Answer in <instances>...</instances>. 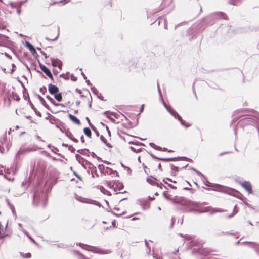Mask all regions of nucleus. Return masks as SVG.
Segmentation results:
<instances>
[{
	"label": "nucleus",
	"mask_w": 259,
	"mask_h": 259,
	"mask_svg": "<svg viewBox=\"0 0 259 259\" xmlns=\"http://www.w3.org/2000/svg\"><path fill=\"white\" fill-rule=\"evenodd\" d=\"M241 117L243 118L239 120L234 130V133L235 135H236L237 130L239 127H242L243 130H245V128L248 126H252L255 127L258 132L259 113L255 112L254 113L253 115H243L238 118L235 117L233 119L232 124L233 122H235L237 120H239Z\"/></svg>",
	"instance_id": "1"
},
{
	"label": "nucleus",
	"mask_w": 259,
	"mask_h": 259,
	"mask_svg": "<svg viewBox=\"0 0 259 259\" xmlns=\"http://www.w3.org/2000/svg\"><path fill=\"white\" fill-rule=\"evenodd\" d=\"M205 185L208 187H213V190L220 192H222L225 193L231 194L232 195H234V193H238V192L233 189H230L229 188L225 187L223 186H221L220 185H216L215 186H212V184L208 181L207 180L206 182L205 183Z\"/></svg>",
	"instance_id": "2"
},
{
	"label": "nucleus",
	"mask_w": 259,
	"mask_h": 259,
	"mask_svg": "<svg viewBox=\"0 0 259 259\" xmlns=\"http://www.w3.org/2000/svg\"><path fill=\"white\" fill-rule=\"evenodd\" d=\"M221 19H227V17L224 13L222 12H216L209 15L205 18V20L209 24L212 25L216 20Z\"/></svg>",
	"instance_id": "3"
},
{
	"label": "nucleus",
	"mask_w": 259,
	"mask_h": 259,
	"mask_svg": "<svg viewBox=\"0 0 259 259\" xmlns=\"http://www.w3.org/2000/svg\"><path fill=\"white\" fill-rule=\"evenodd\" d=\"M33 197L34 202L43 201V206H46L48 199V195L46 193H44L41 190L37 189L34 192Z\"/></svg>",
	"instance_id": "4"
},
{
	"label": "nucleus",
	"mask_w": 259,
	"mask_h": 259,
	"mask_svg": "<svg viewBox=\"0 0 259 259\" xmlns=\"http://www.w3.org/2000/svg\"><path fill=\"white\" fill-rule=\"evenodd\" d=\"M76 245L79 246L83 249L92 252L93 253H98L100 254L108 253V251L107 250H103L101 248H98L97 247L90 246L82 243H76Z\"/></svg>",
	"instance_id": "5"
},
{
	"label": "nucleus",
	"mask_w": 259,
	"mask_h": 259,
	"mask_svg": "<svg viewBox=\"0 0 259 259\" xmlns=\"http://www.w3.org/2000/svg\"><path fill=\"white\" fill-rule=\"evenodd\" d=\"M169 113L172 115L175 118H177L178 120L180 122L181 124L186 128L190 126V124L186 122L182 117L173 109H170Z\"/></svg>",
	"instance_id": "6"
},
{
	"label": "nucleus",
	"mask_w": 259,
	"mask_h": 259,
	"mask_svg": "<svg viewBox=\"0 0 259 259\" xmlns=\"http://www.w3.org/2000/svg\"><path fill=\"white\" fill-rule=\"evenodd\" d=\"M192 253H197L200 254V255H202L204 256L209 255V252L207 249L201 248L200 247L194 248L192 250Z\"/></svg>",
	"instance_id": "7"
},
{
	"label": "nucleus",
	"mask_w": 259,
	"mask_h": 259,
	"mask_svg": "<svg viewBox=\"0 0 259 259\" xmlns=\"http://www.w3.org/2000/svg\"><path fill=\"white\" fill-rule=\"evenodd\" d=\"M237 233H231L229 231H217L214 233V235L217 237H220L224 235L226 236H235V238L238 239L239 236L237 235Z\"/></svg>",
	"instance_id": "8"
},
{
	"label": "nucleus",
	"mask_w": 259,
	"mask_h": 259,
	"mask_svg": "<svg viewBox=\"0 0 259 259\" xmlns=\"http://www.w3.org/2000/svg\"><path fill=\"white\" fill-rule=\"evenodd\" d=\"M241 185L249 194L252 193V186L249 182L244 181L241 183Z\"/></svg>",
	"instance_id": "9"
},
{
	"label": "nucleus",
	"mask_w": 259,
	"mask_h": 259,
	"mask_svg": "<svg viewBox=\"0 0 259 259\" xmlns=\"http://www.w3.org/2000/svg\"><path fill=\"white\" fill-rule=\"evenodd\" d=\"M48 91L51 95H54L58 93L59 90L57 86L50 83L48 84Z\"/></svg>",
	"instance_id": "10"
},
{
	"label": "nucleus",
	"mask_w": 259,
	"mask_h": 259,
	"mask_svg": "<svg viewBox=\"0 0 259 259\" xmlns=\"http://www.w3.org/2000/svg\"><path fill=\"white\" fill-rule=\"evenodd\" d=\"M85 164H88L89 169L91 170V174H92V177L93 178H94V172H96V176L97 177H99V175H98V174L97 173V171L96 167L95 166H94V165L92 163H91L90 162H89V161H87L86 163H85Z\"/></svg>",
	"instance_id": "11"
},
{
	"label": "nucleus",
	"mask_w": 259,
	"mask_h": 259,
	"mask_svg": "<svg viewBox=\"0 0 259 259\" xmlns=\"http://www.w3.org/2000/svg\"><path fill=\"white\" fill-rule=\"evenodd\" d=\"M25 46L30 50V51L33 55H34L35 53H36V51L35 48L29 42L26 41Z\"/></svg>",
	"instance_id": "12"
},
{
	"label": "nucleus",
	"mask_w": 259,
	"mask_h": 259,
	"mask_svg": "<svg viewBox=\"0 0 259 259\" xmlns=\"http://www.w3.org/2000/svg\"><path fill=\"white\" fill-rule=\"evenodd\" d=\"M65 134L67 137L73 142L75 143H77L78 142V140L73 137V135L68 129L65 132Z\"/></svg>",
	"instance_id": "13"
},
{
	"label": "nucleus",
	"mask_w": 259,
	"mask_h": 259,
	"mask_svg": "<svg viewBox=\"0 0 259 259\" xmlns=\"http://www.w3.org/2000/svg\"><path fill=\"white\" fill-rule=\"evenodd\" d=\"M185 237L186 240H191V242H190V245L191 246V247L195 246L197 245V241H195L192 240L193 237L192 236L186 234L185 235Z\"/></svg>",
	"instance_id": "14"
},
{
	"label": "nucleus",
	"mask_w": 259,
	"mask_h": 259,
	"mask_svg": "<svg viewBox=\"0 0 259 259\" xmlns=\"http://www.w3.org/2000/svg\"><path fill=\"white\" fill-rule=\"evenodd\" d=\"M75 157L76 160L78 161V162L80 163L82 165V166H83L84 167H85V164L84 163H86L87 161L84 159V158L82 157L79 154H76Z\"/></svg>",
	"instance_id": "15"
},
{
	"label": "nucleus",
	"mask_w": 259,
	"mask_h": 259,
	"mask_svg": "<svg viewBox=\"0 0 259 259\" xmlns=\"http://www.w3.org/2000/svg\"><path fill=\"white\" fill-rule=\"evenodd\" d=\"M241 245H247L249 247H252L253 248H255L256 247L258 246V244H257L256 243L253 242H247V241L241 242Z\"/></svg>",
	"instance_id": "16"
},
{
	"label": "nucleus",
	"mask_w": 259,
	"mask_h": 259,
	"mask_svg": "<svg viewBox=\"0 0 259 259\" xmlns=\"http://www.w3.org/2000/svg\"><path fill=\"white\" fill-rule=\"evenodd\" d=\"M28 102L31 106V108L33 110V111L35 112V114L38 116L39 117H41V114L39 111H38L37 110V109L34 107L32 103L31 102L30 99L29 97H28Z\"/></svg>",
	"instance_id": "17"
},
{
	"label": "nucleus",
	"mask_w": 259,
	"mask_h": 259,
	"mask_svg": "<svg viewBox=\"0 0 259 259\" xmlns=\"http://www.w3.org/2000/svg\"><path fill=\"white\" fill-rule=\"evenodd\" d=\"M68 117H69V119L72 122L75 123V124H76L77 125H80V120L76 117H75V116H74V115H72L71 114H68Z\"/></svg>",
	"instance_id": "18"
},
{
	"label": "nucleus",
	"mask_w": 259,
	"mask_h": 259,
	"mask_svg": "<svg viewBox=\"0 0 259 259\" xmlns=\"http://www.w3.org/2000/svg\"><path fill=\"white\" fill-rule=\"evenodd\" d=\"M104 174H107L109 175H112L113 174H116V176L117 177H119L118 173L117 171L113 170L112 169H111L109 167H106V170L105 171Z\"/></svg>",
	"instance_id": "19"
},
{
	"label": "nucleus",
	"mask_w": 259,
	"mask_h": 259,
	"mask_svg": "<svg viewBox=\"0 0 259 259\" xmlns=\"http://www.w3.org/2000/svg\"><path fill=\"white\" fill-rule=\"evenodd\" d=\"M24 3V1H20L16 3L11 2L10 3V6L13 8H17L18 7H21V6Z\"/></svg>",
	"instance_id": "20"
},
{
	"label": "nucleus",
	"mask_w": 259,
	"mask_h": 259,
	"mask_svg": "<svg viewBox=\"0 0 259 259\" xmlns=\"http://www.w3.org/2000/svg\"><path fill=\"white\" fill-rule=\"evenodd\" d=\"M179 158L172 157V158H159V160L163 162L175 161L178 160Z\"/></svg>",
	"instance_id": "21"
},
{
	"label": "nucleus",
	"mask_w": 259,
	"mask_h": 259,
	"mask_svg": "<svg viewBox=\"0 0 259 259\" xmlns=\"http://www.w3.org/2000/svg\"><path fill=\"white\" fill-rule=\"evenodd\" d=\"M39 67L41 70L45 73V74L47 75L48 74H49V73L51 72L50 70L44 65L39 63Z\"/></svg>",
	"instance_id": "22"
},
{
	"label": "nucleus",
	"mask_w": 259,
	"mask_h": 259,
	"mask_svg": "<svg viewBox=\"0 0 259 259\" xmlns=\"http://www.w3.org/2000/svg\"><path fill=\"white\" fill-rule=\"evenodd\" d=\"M242 2V0H229V4L234 5V6H238Z\"/></svg>",
	"instance_id": "23"
},
{
	"label": "nucleus",
	"mask_w": 259,
	"mask_h": 259,
	"mask_svg": "<svg viewBox=\"0 0 259 259\" xmlns=\"http://www.w3.org/2000/svg\"><path fill=\"white\" fill-rule=\"evenodd\" d=\"M84 134L88 137L91 138L92 135L91 131L89 127H85L83 129Z\"/></svg>",
	"instance_id": "24"
},
{
	"label": "nucleus",
	"mask_w": 259,
	"mask_h": 259,
	"mask_svg": "<svg viewBox=\"0 0 259 259\" xmlns=\"http://www.w3.org/2000/svg\"><path fill=\"white\" fill-rule=\"evenodd\" d=\"M54 95V98L57 101L60 102L62 100V96L61 93H57Z\"/></svg>",
	"instance_id": "25"
},
{
	"label": "nucleus",
	"mask_w": 259,
	"mask_h": 259,
	"mask_svg": "<svg viewBox=\"0 0 259 259\" xmlns=\"http://www.w3.org/2000/svg\"><path fill=\"white\" fill-rule=\"evenodd\" d=\"M38 98L39 100H40L41 103L43 105V106L44 107H45L46 108L49 109V106L46 103L44 99L39 95H38Z\"/></svg>",
	"instance_id": "26"
},
{
	"label": "nucleus",
	"mask_w": 259,
	"mask_h": 259,
	"mask_svg": "<svg viewBox=\"0 0 259 259\" xmlns=\"http://www.w3.org/2000/svg\"><path fill=\"white\" fill-rule=\"evenodd\" d=\"M56 127L58 128L62 133H65V132L67 130L63 126V123L62 122H60L59 125H56Z\"/></svg>",
	"instance_id": "27"
},
{
	"label": "nucleus",
	"mask_w": 259,
	"mask_h": 259,
	"mask_svg": "<svg viewBox=\"0 0 259 259\" xmlns=\"http://www.w3.org/2000/svg\"><path fill=\"white\" fill-rule=\"evenodd\" d=\"M30 150H28V149H19V151L17 152V153H16V157H18L19 155L22 154V153H24L26 152H28Z\"/></svg>",
	"instance_id": "28"
},
{
	"label": "nucleus",
	"mask_w": 259,
	"mask_h": 259,
	"mask_svg": "<svg viewBox=\"0 0 259 259\" xmlns=\"http://www.w3.org/2000/svg\"><path fill=\"white\" fill-rule=\"evenodd\" d=\"M56 60H59V59H55V58H51V61L52 65L54 67H57L58 66V63H57V62L55 61Z\"/></svg>",
	"instance_id": "29"
},
{
	"label": "nucleus",
	"mask_w": 259,
	"mask_h": 259,
	"mask_svg": "<svg viewBox=\"0 0 259 259\" xmlns=\"http://www.w3.org/2000/svg\"><path fill=\"white\" fill-rule=\"evenodd\" d=\"M236 207H237V206H236V205H235L234 207L233 212L230 215L227 216L228 218H231L233 217V216H234L237 213L238 210H237L236 209Z\"/></svg>",
	"instance_id": "30"
},
{
	"label": "nucleus",
	"mask_w": 259,
	"mask_h": 259,
	"mask_svg": "<svg viewBox=\"0 0 259 259\" xmlns=\"http://www.w3.org/2000/svg\"><path fill=\"white\" fill-rule=\"evenodd\" d=\"M90 127L95 132L96 135L97 137H99V133L98 130L96 128V127L94 125L91 124V125H90Z\"/></svg>",
	"instance_id": "31"
},
{
	"label": "nucleus",
	"mask_w": 259,
	"mask_h": 259,
	"mask_svg": "<svg viewBox=\"0 0 259 259\" xmlns=\"http://www.w3.org/2000/svg\"><path fill=\"white\" fill-rule=\"evenodd\" d=\"M89 203H91L92 204H94L95 205L98 206L99 207L102 206V205L101 204V203L100 202H99L98 201H96V200H91V202H89Z\"/></svg>",
	"instance_id": "32"
},
{
	"label": "nucleus",
	"mask_w": 259,
	"mask_h": 259,
	"mask_svg": "<svg viewBox=\"0 0 259 259\" xmlns=\"http://www.w3.org/2000/svg\"><path fill=\"white\" fill-rule=\"evenodd\" d=\"M85 151H87L88 152H89V149H79V150H77V152L82 154V155H86L87 154L85 152Z\"/></svg>",
	"instance_id": "33"
},
{
	"label": "nucleus",
	"mask_w": 259,
	"mask_h": 259,
	"mask_svg": "<svg viewBox=\"0 0 259 259\" xmlns=\"http://www.w3.org/2000/svg\"><path fill=\"white\" fill-rule=\"evenodd\" d=\"M170 166L171 170L174 171H176V172H178L179 171V167L176 166H175L174 165H173L172 164H170Z\"/></svg>",
	"instance_id": "34"
},
{
	"label": "nucleus",
	"mask_w": 259,
	"mask_h": 259,
	"mask_svg": "<svg viewBox=\"0 0 259 259\" xmlns=\"http://www.w3.org/2000/svg\"><path fill=\"white\" fill-rule=\"evenodd\" d=\"M141 205L143 209H146L149 208V204L147 202H143Z\"/></svg>",
	"instance_id": "35"
},
{
	"label": "nucleus",
	"mask_w": 259,
	"mask_h": 259,
	"mask_svg": "<svg viewBox=\"0 0 259 259\" xmlns=\"http://www.w3.org/2000/svg\"><path fill=\"white\" fill-rule=\"evenodd\" d=\"M91 90L93 94H94L96 95H98L99 94V92L98 90L95 87H92L91 88Z\"/></svg>",
	"instance_id": "36"
},
{
	"label": "nucleus",
	"mask_w": 259,
	"mask_h": 259,
	"mask_svg": "<svg viewBox=\"0 0 259 259\" xmlns=\"http://www.w3.org/2000/svg\"><path fill=\"white\" fill-rule=\"evenodd\" d=\"M177 158H179V160L181 159V160L189 161L190 162H192L193 161L192 159L189 158L188 157H177Z\"/></svg>",
	"instance_id": "37"
},
{
	"label": "nucleus",
	"mask_w": 259,
	"mask_h": 259,
	"mask_svg": "<svg viewBox=\"0 0 259 259\" xmlns=\"http://www.w3.org/2000/svg\"><path fill=\"white\" fill-rule=\"evenodd\" d=\"M165 0H162V5L160 6V7L157 9V10H156L154 13H157L161 10H162L164 7H165V5H164L163 3H164V2L165 1Z\"/></svg>",
	"instance_id": "38"
},
{
	"label": "nucleus",
	"mask_w": 259,
	"mask_h": 259,
	"mask_svg": "<svg viewBox=\"0 0 259 259\" xmlns=\"http://www.w3.org/2000/svg\"><path fill=\"white\" fill-rule=\"evenodd\" d=\"M130 149H131V150L132 151H133L134 152H135V153H139V152H141L142 151V149L141 148H139V149L137 150V149H135L134 147H133L132 146L130 147Z\"/></svg>",
	"instance_id": "39"
},
{
	"label": "nucleus",
	"mask_w": 259,
	"mask_h": 259,
	"mask_svg": "<svg viewBox=\"0 0 259 259\" xmlns=\"http://www.w3.org/2000/svg\"><path fill=\"white\" fill-rule=\"evenodd\" d=\"M39 91L41 92L43 95H44L47 92V88L46 87L43 86L41 87L39 89Z\"/></svg>",
	"instance_id": "40"
},
{
	"label": "nucleus",
	"mask_w": 259,
	"mask_h": 259,
	"mask_svg": "<svg viewBox=\"0 0 259 259\" xmlns=\"http://www.w3.org/2000/svg\"><path fill=\"white\" fill-rule=\"evenodd\" d=\"M54 246H56V247H58V248H66L67 247V246L65 245L63 243H59V244H54Z\"/></svg>",
	"instance_id": "41"
},
{
	"label": "nucleus",
	"mask_w": 259,
	"mask_h": 259,
	"mask_svg": "<svg viewBox=\"0 0 259 259\" xmlns=\"http://www.w3.org/2000/svg\"><path fill=\"white\" fill-rule=\"evenodd\" d=\"M55 61L57 62V63H58V67L59 68V69L60 70H61L62 69V65H63V63L62 62V61L59 60H56Z\"/></svg>",
	"instance_id": "42"
},
{
	"label": "nucleus",
	"mask_w": 259,
	"mask_h": 259,
	"mask_svg": "<svg viewBox=\"0 0 259 259\" xmlns=\"http://www.w3.org/2000/svg\"><path fill=\"white\" fill-rule=\"evenodd\" d=\"M98 168L99 169L101 173L104 174L105 172L104 170V166L103 164H99L98 165Z\"/></svg>",
	"instance_id": "43"
},
{
	"label": "nucleus",
	"mask_w": 259,
	"mask_h": 259,
	"mask_svg": "<svg viewBox=\"0 0 259 259\" xmlns=\"http://www.w3.org/2000/svg\"><path fill=\"white\" fill-rule=\"evenodd\" d=\"M9 208L11 210L13 215L15 216H16V212L15 211V207H14V205H11V207Z\"/></svg>",
	"instance_id": "44"
},
{
	"label": "nucleus",
	"mask_w": 259,
	"mask_h": 259,
	"mask_svg": "<svg viewBox=\"0 0 259 259\" xmlns=\"http://www.w3.org/2000/svg\"><path fill=\"white\" fill-rule=\"evenodd\" d=\"M59 33L58 32L57 36L54 38H53V39H50V38H49L48 37H46V40H49V41H55V40H56L58 39V38L59 37Z\"/></svg>",
	"instance_id": "45"
},
{
	"label": "nucleus",
	"mask_w": 259,
	"mask_h": 259,
	"mask_svg": "<svg viewBox=\"0 0 259 259\" xmlns=\"http://www.w3.org/2000/svg\"><path fill=\"white\" fill-rule=\"evenodd\" d=\"M68 74L69 73H67L66 75H65L64 74H62L60 75V77H63L65 79H68L69 78Z\"/></svg>",
	"instance_id": "46"
},
{
	"label": "nucleus",
	"mask_w": 259,
	"mask_h": 259,
	"mask_svg": "<svg viewBox=\"0 0 259 259\" xmlns=\"http://www.w3.org/2000/svg\"><path fill=\"white\" fill-rule=\"evenodd\" d=\"M154 185L160 188L161 189H162V186H163V185L161 182L160 183H158V182L155 183Z\"/></svg>",
	"instance_id": "47"
},
{
	"label": "nucleus",
	"mask_w": 259,
	"mask_h": 259,
	"mask_svg": "<svg viewBox=\"0 0 259 259\" xmlns=\"http://www.w3.org/2000/svg\"><path fill=\"white\" fill-rule=\"evenodd\" d=\"M147 181L153 185H154V183H156V182L154 181L153 180H151L149 178H147Z\"/></svg>",
	"instance_id": "48"
},
{
	"label": "nucleus",
	"mask_w": 259,
	"mask_h": 259,
	"mask_svg": "<svg viewBox=\"0 0 259 259\" xmlns=\"http://www.w3.org/2000/svg\"><path fill=\"white\" fill-rule=\"evenodd\" d=\"M117 188L119 190L123 188V185L122 183H119V184L116 186Z\"/></svg>",
	"instance_id": "49"
},
{
	"label": "nucleus",
	"mask_w": 259,
	"mask_h": 259,
	"mask_svg": "<svg viewBox=\"0 0 259 259\" xmlns=\"http://www.w3.org/2000/svg\"><path fill=\"white\" fill-rule=\"evenodd\" d=\"M162 103H163V104L164 105V106L165 107V108L167 109V110L169 112V111L170 110V109H172L171 107L169 106L168 107L167 106V105L166 104V103L163 101H162Z\"/></svg>",
	"instance_id": "50"
},
{
	"label": "nucleus",
	"mask_w": 259,
	"mask_h": 259,
	"mask_svg": "<svg viewBox=\"0 0 259 259\" xmlns=\"http://www.w3.org/2000/svg\"><path fill=\"white\" fill-rule=\"evenodd\" d=\"M68 149L72 152L74 153L75 151V148L72 146H68Z\"/></svg>",
	"instance_id": "51"
},
{
	"label": "nucleus",
	"mask_w": 259,
	"mask_h": 259,
	"mask_svg": "<svg viewBox=\"0 0 259 259\" xmlns=\"http://www.w3.org/2000/svg\"><path fill=\"white\" fill-rule=\"evenodd\" d=\"M195 172L200 177H202L204 178H205L204 176L200 171H199L198 170H196L195 171Z\"/></svg>",
	"instance_id": "52"
},
{
	"label": "nucleus",
	"mask_w": 259,
	"mask_h": 259,
	"mask_svg": "<svg viewBox=\"0 0 259 259\" xmlns=\"http://www.w3.org/2000/svg\"><path fill=\"white\" fill-rule=\"evenodd\" d=\"M100 139L103 141V142H104V143H107V140L106 139H105V138L103 136V135H101L100 136Z\"/></svg>",
	"instance_id": "53"
},
{
	"label": "nucleus",
	"mask_w": 259,
	"mask_h": 259,
	"mask_svg": "<svg viewBox=\"0 0 259 259\" xmlns=\"http://www.w3.org/2000/svg\"><path fill=\"white\" fill-rule=\"evenodd\" d=\"M22 87H23V97L24 99L27 100V97L24 94V91H26V89L24 87V85L22 83Z\"/></svg>",
	"instance_id": "54"
},
{
	"label": "nucleus",
	"mask_w": 259,
	"mask_h": 259,
	"mask_svg": "<svg viewBox=\"0 0 259 259\" xmlns=\"http://www.w3.org/2000/svg\"><path fill=\"white\" fill-rule=\"evenodd\" d=\"M50 102L53 104L54 106H59V103H57L53 99H52V100L50 101Z\"/></svg>",
	"instance_id": "55"
},
{
	"label": "nucleus",
	"mask_w": 259,
	"mask_h": 259,
	"mask_svg": "<svg viewBox=\"0 0 259 259\" xmlns=\"http://www.w3.org/2000/svg\"><path fill=\"white\" fill-rule=\"evenodd\" d=\"M71 80H72L73 81H75L77 80V78L76 77H75L73 74H72V75H71Z\"/></svg>",
	"instance_id": "56"
},
{
	"label": "nucleus",
	"mask_w": 259,
	"mask_h": 259,
	"mask_svg": "<svg viewBox=\"0 0 259 259\" xmlns=\"http://www.w3.org/2000/svg\"><path fill=\"white\" fill-rule=\"evenodd\" d=\"M224 211H225V210H223V209H220V208H215V210L213 212H224Z\"/></svg>",
	"instance_id": "57"
},
{
	"label": "nucleus",
	"mask_w": 259,
	"mask_h": 259,
	"mask_svg": "<svg viewBox=\"0 0 259 259\" xmlns=\"http://www.w3.org/2000/svg\"><path fill=\"white\" fill-rule=\"evenodd\" d=\"M231 153V152H229V151L220 153L219 154V156H222L224 155V154H228V153Z\"/></svg>",
	"instance_id": "58"
},
{
	"label": "nucleus",
	"mask_w": 259,
	"mask_h": 259,
	"mask_svg": "<svg viewBox=\"0 0 259 259\" xmlns=\"http://www.w3.org/2000/svg\"><path fill=\"white\" fill-rule=\"evenodd\" d=\"M97 97L100 99V100H102V101H104V97L102 96L101 94H99L98 95H97Z\"/></svg>",
	"instance_id": "59"
},
{
	"label": "nucleus",
	"mask_w": 259,
	"mask_h": 259,
	"mask_svg": "<svg viewBox=\"0 0 259 259\" xmlns=\"http://www.w3.org/2000/svg\"><path fill=\"white\" fill-rule=\"evenodd\" d=\"M149 145L152 147L154 149H155L156 147V145H155L154 143H149Z\"/></svg>",
	"instance_id": "60"
},
{
	"label": "nucleus",
	"mask_w": 259,
	"mask_h": 259,
	"mask_svg": "<svg viewBox=\"0 0 259 259\" xmlns=\"http://www.w3.org/2000/svg\"><path fill=\"white\" fill-rule=\"evenodd\" d=\"M47 76H48L52 80H53V76L51 72L49 73V74H48Z\"/></svg>",
	"instance_id": "61"
},
{
	"label": "nucleus",
	"mask_w": 259,
	"mask_h": 259,
	"mask_svg": "<svg viewBox=\"0 0 259 259\" xmlns=\"http://www.w3.org/2000/svg\"><path fill=\"white\" fill-rule=\"evenodd\" d=\"M6 202H7V205H8V206H9V207H11V205H13V204H12L10 203V201H9V200L8 199H6Z\"/></svg>",
	"instance_id": "62"
},
{
	"label": "nucleus",
	"mask_w": 259,
	"mask_h": 259,
	"mask_svg": "<svg viewBox=\"0 0 259 259\" xmlns=\"http://www.w3.org/2000/svg\"><path fill=\"white\" fill-rule=\"evenodd\" d=\"M150 156H151L152 158H154V159H157V160H159V158H160V157H157V156H155V155H154V154H153L152 153H150Z\"/></svg>",
	"instance_id": "63"
},
{
	"label": "nucleus",
	"mask_w": 259,
	"mask_h": 259,
	"mask_svg": "<svg viewBox=\"0 0 259 259\" xmlns=\"http://www.w3.org/2000/svg\"><path fill=\"white\" fill-rule=\"evenodd\" d=\"M79 259H89V258L85 256L84 255H81V256L79 257Z\"/></svg>",
	"instance_id": "64"
}]
</instances>
